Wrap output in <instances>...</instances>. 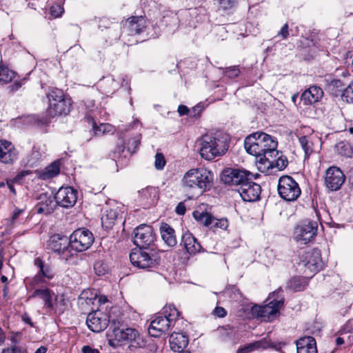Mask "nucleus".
<instances>
[{"label": "nucleus", "instance_id": "obj_63", "mask_svg": "<svg viewBox=\"0 0 353 353\" xmlns=\"http://www.w3.org/2000/svg\"><path fill=\"white\" fill-rule=\"evenodd\" d=\"M21 319L23 321H24L26 323L30 325L31 327H34V323L32 321L31 318L28 316V314L25 313L21 315Z\"/></svg>", "mask_w": 353, "mask_h": 353}, {"label": "nucleus", "instance_id": "obj_19", "mask_svg": "<svg viewBox=\"0 0 353 353\" xmlns=\"http://www.w3.org/2000/svg\"><path fill=\"white\" fill-rule=\"evenodd\" d=\"M48 249L59 254L69 252L70 248V238L66 236L56 234L52 235L47 244Z\"/></svg>", "mask_w": 353, "mask_h": 353}, {"label": "nucleus", "instance_id": "obj_12", "mask_svg": "<svg viewBox=\"0 0 353 353\" xmlns=\"http://www.w3.org/2000/svg\"><path fill=\"white\" fill-rule=\"evenodd\" d=\"M92 233L85 228H79L70 236V248L77 252L88 250L94 242Z\"/></svg>", "mask_w": 353, "mask_h": 353}, {"label": "nucleus", "instance_id": "obj_18", "mask_svg": "<svg viewBox=\"0 0 353 353\" xmlns=\"http://www.w3.org/2000/svg\"><path fill=\"white\" fill-rule=\"evenodd\" d=\"M77 192L71 187L61 188L54 196L58 205L63 208L72 207L77 202Z\"/></svg>", "mask_w": 353, "mask_h": 353}, {"label": "nucleus", "instance_id": "obj_24", "mask_svg": "<svg viewBox=\"0 0 353 353\" xmlns=\"http://www.w3.org/2000/svg\"><path fill=\"white\" fill-rule=\"evenodd\" d=\"M169 342L172 351L181 352L188 344V338L183 333L173 332L170 336Z\"/></svg>", "mask_w": 353, "mask_h": 353}, {"label": "nucleus", "instance_id": "obj_27", "mask_svg": "<svg viewBox=\"0 0 353 353\" xmlns=\"http://www.w3.org/2000/svg\"><path fill=\"white\" fill-rule=\"evenodd\" d=\"M325 89L333 97H341L344 90L345 83L341 79L327 77L325 79Z\"/></svg>", "mask_w": 353, "mask_h": 353}, {"label": "nucleus", "instance_id": "obj_50", "mask_svg": "<svg viewBox=\"0 0 353 353\" xmlns=\"http://www.w3.org/2000/svg\"><path fill=\"white\" fill-rule=\"evenodd\" d=\"M40 154L38 151H32L31 155L28 159L27 164L31 167H33L39 159Z\"/></svg>", "mask_w": 353, "mask_h": 353}, {"label": "nucleus", "instance_id": "obj_21", "mask_svg": "<svg viewBox=\"0 0 353 353\" xmlns=\"http://www.w3.org/2000/svg\"><path fill=\"white\" fill-rule=\"evenodd\" d=\"M297 353H318L316 342L312 336L301 337L296 341Z\"/></svg>", "mask_w": 353, "mask_h": 353}, {"label": "nucleus", "instance_id": "obj_31", "mask_svg": "<svg viewBox=\"0 0 353 353\" xmlns=\"http://www.w3.org/2000/svg\"><path fill=\"white\" fill-rule=\"evenodd\" d=\"M119 216L117 209L107 210L101 217V225L105 229H110L115 224Z\"/></svg>", "mask_w": 353, "mask_h": 353}, {"label": "nucleus", "instance_id": "obj_4", "mask_svg": "<svg viewBox=\"0 0 353 353\" xmlns=\"http://www.w3.org/2000/svg\"><path fill=\"white\" fill-rule=\"evenodd\" d=\"M277 141L270 135L263 132H256L248 136L244 141L246 151L256 157H261L268 150L276 149Z\"/></svg>", "mask_w": 353, "mask_h": 353}, {"label": "nucleus", "instance_id": "obj_54", "mask_svg": "<svg viewBox=\"0 0 353 353\" xmlns=\"http://www.w3.org/2000/svg\"><path fill=\"white\" fill-rule=\"evenodd\" d=\"M1 353H23V351L21 347L12 345L10 347L3 349Z\"/></svg>", "mask_w": 353, "mask_h": 353}, {"label": "nucleus", "instance_id": "obj_2", "mask_svg": "<svg viewBox=\"0 0 353 353\" xmlns=\"http://www.w3.org/2000/svg\"><path fill=\"white\" fill-rule=\"evenodd\" d=\"M199 142V153L202 158L208 161L224 154L229 148L227 138L221 137L220 134H205Z\"/></svg>", "mask_w": 353, "mask_h": 353}, {"label": "nucleus", "instance_id": "obj_55", "mask_svg": "<svg viewBox=\"0 0 353 353\" xmlns=\"http://www.w3.org/2000/svg\"><path fill=\"white\" fill-rule=\"evenodd\" d=\"M51 14L54 17H59L63 12V8L60 6H53L51 7Z\"/></svg>", "mask_w": 353, "mask_h": 353}, {"label": "nucleus", "instance_id": "obj_42", "mask_svg": "<svg viewBox=\"0 0 353 353\" xmlns=\"http://www.w3.org/2000/svg\"><path fill=\"white\" fill-rule=\"evenodd\" d=\"M228 227V221L225 218L218 219L213 216V223L210 229L215 231L217 228L225 230Z\"/></svg>", "mask_w": 353, "mask_h": 353}, {"label": "nucleus", "instance_id": "obj_46", "mask_svg": "<svg viewBox=\"0 0 353 353\" xmlns=\"http://www.w3.org/2000/svg\"><path fill=\"white\" fill-rule=\"evenodd\" d=\"M124 150L125 145L123 143L117 144L116 149L110 154V157L112 159L116 160L117 159H119L121 157V154L124 152Z\"/></svg>", "mask_w": 353, "mask_h": 353}, {"label": "nucleus", "instance_id": "obj_14", "mask_svg": "<svg viewBox=\"0 0 353 353\" xmlns=\"http://www.w3.org/2000/svg\"><path fill=\"white\" fill-rule=\"evenodd\" d=\"M110 321L108 314L99 310H92L86 319V324L93 332L103 331L108 326Z\"/></svg>", "mask_w": 353, "mask_h": 353}, {"label": "nucleus", "instance_id": "obj_10", "mask_svg": "<svg viewBox=\"0 0 353 353\" xmlns=\"http://www.w3.org/2000/svg\"><path fill=\"white\" fill-rule=\"evenodd\" d=\"M145 249L139 248L130 254L132 264L141 269H149L159 264L160 258L154 253L146 252Z\"/></svg>", "mask_w": 353, "mask_h": 353}, {"label": "nucleus", "instance_id": "obj_20", "mask_svg": "<svg viewBox=\"0 0 353 353\" xmlns=\"http://www.w3.org/2000/svg\"><path fill=\"white\" fill-rule=\"evenodd\" d=\"M18 152L11 142L6 140L0 141V162L12 164L17 160Z\"/></svg>", "mask_w": 353, "mask_h": 353}, {"label": "nucleus", "instance_id": "obj_29", "mask_svg": "<svg viewBox=\"0 0 353 353\" xmlns=\"http://www.w3.org/2000/svg\"><path fill=\"white\" fill-rule=\"evenodd\" d=\"M254 343L256 350L270 348L275 350L276 351H281L283 346L285 345L283 342L272 341L269 336H266L259 341H254Z\"/></svg>", "mask_w": 353, "mask_h": 353}, {"label": "nucleus", "instance_id": "obj_22", "mask_svg": "<svg viewBox=\"0 0 353 353\" xmlns=\"http://www.w3.org/2000/svg\"><path fill=\"white\" fill-rule=\"evenodd\" d=\"M139 193L140 200L145 207L154 205L159 199V190L154 187L148 186Z\"/></svg>", "mask_w": 353, "mask_h": 353}, {"label": "nucleus", "instance_id": "obj_37", "mask_svg": "<svg viewBox=\"0 0 353 353\" xmlns=\"http://www.w3.org/2000/svg\"><path fill=\"white\" fill-rule=\"evenodd\" d=\"M90 292H83L81 296L79 298V301L81 305L85 303L89 305L90 303H93V301H97L100 305L105 304L108 302V299L105 296H97V294H94V297H89L88 293Z\"/></svg>", "mask_w": 353, "mask_h": 353}, {"label": "nucleus", "instance_id": "obj_39", "mask_svg": "<svg viewBox=\"0 0 353 353\" xmlns=\"http://www.w3.org/2000/svg\"><path fill=\"white\" fill-rule=\"evenodd\" d=\"M337 152L345 157H351L353 154V149L351 145L347 141H341L336 145Z\"/></svg>", "mask_w": 353, "mask_h": 353}, {"label": "nucleus", "instance_id": "obj_3", "mask_svg": "<svg viewBox=\"0 0 353 353\" xmlns=\"http://www.w3.org/2000/svg\"><path fill=\"white\" fill-rule=\"evenodd\" d=\"M181 183L186 190L198 189L201 192H206L213 185V174L205 168L191 169L185 172Z\"/></svg>", "mask_w": 353, "mask_h": 353}, {"label": "nucleus", "instance_id": "obj_7", "mask_svg": "<svg viewBox=\"0 0 353 353\" xmlns=\"http://www.w3.org/2000/svg\"><path fill=\"white\" fill-rule=\"evenodd\" d=\"M110 330H112V334L110 336L118 343L130 342L131 346L134 347H141L144 345L143 339L134 328L125 327L119 321L112 320Z\"/></svg>", "mask_w": 353, "mask_h": 353}, {"label": "nucleus", "instance_id": "obj_51", "mask_svg": "<svg viewBox=\"0 0 353 353\" xmlns=\"http://www.w3.org/2000/svg\"><path fill=\"white\" fill-rule=\"evenodd\" d=\"M139 141L134 139H131L128 140V151L131 154L136 152V151L137 150V149L139 148Z\"/></svg>", "mask_w": 353, "mask_h": 353}, {"label": "nucleus", "instance_id": "obj_33", "mask_svg": "<svg viewBox=\"0 0 353 353\" xmlns=\"http://www.w3.org/2000/svg\"><path fill=\"white\" fill-rule=\"evenodd\" d=\"M314 138L312 136L303 135L299 138V142L304 151V159H308L314 152Z\"/></svg>", "mask_w": 353, "mask_h": 353}, {"label": "nucleus", "instance_id": "obj_5", "mask_svg": "<svg viewBox=\"0 0 353 353\" xmlns=\"http://www.w3.org/2000/svg\"><path fill=\"white\" fill-rule=\"evenodd\" d=\"M179 314V312L173 305L164 306L161 314L151 321L148 328L149 334L153 337H159L170 327L174 326Z\"/></svg>", "mask_w": 353, "mask_h": 353}, {"label": "nucleus", "instance_id": "obj_62", "mask_svg": "<svg viewBox=\"0 0 353 353\" xmlns=\"http://www.w3.org/2000/svg\"><path fill=\"white\" fill-rule=\"evenodd\" d=\"M178 113L180 116H183V115H186L188 114V112H189V109L188 108L187 106L184 105H180L179 107H178Z\"/></svg>", "mask_w": 353, "mask_h": 353}, {"label": "nucleus", "instance_id": "obj_61", "mask_svg": "<svg viewBox=\"0 0 353 353\" xmlns=\"http://www.w3.org/2000/svg\"><path fill=\"white\" fill-rule=\"evenodd\" d=\"M82 353H100L97 349L92 348L89 345H84L81 349Z\"/></svg>", "mask_w": 353, "mask_h": 353}, {"label": "nucleus", "instance_id": "obj_58", "mask_svg": "<svg viewBox=\"0 0 353 353\" xmlns=\"http://www.w3.org/2000/svg\"><path fill=\"white\" fill-rule=\"evenodd\" d=\"M65 304V300L64 299H61L60 301L58 300V298L56 297L55 302L54 303V308L55 310H59L60 312H63V308L62 306H63Z\"/></svg>", "mask_w": 353, "mask_h": 353}, {"label": "nucleus", "instance_id": "obj_28", "mask_svg": "<svg viewBox=\"0 0 353 353\" xmlns=\"http://www.w3.org/2000/svg\"><path fill=\"white\" fill-rule=\"evenodd\" d=\"M159 230L162 239L168 247L171 248L176 245L175 231L169 224L162 223Z\"/></svg>", "mask_w": 353, "mask_h": 353}, {"label": "nucleus", "instance_id": "obj_45", "mask_svg": "<svg viewBox=\"0 0 353 353\" xmlns=\"http://www.w3.org/2000/svg\"><path fill=\"white\" fill-rule=\"evenodd\" d=\"M165 165V159L162 153H157L155 155L154 166L157 170L163 169Z\"/></svg>", "mask_w": 353, "mask_h": 353}, {"label": "nucleus", "instance_id": "obj_57", "mask_svg": "<svg viewBox=\"0 0 353 353\" xmlns=\"http://www.w3.org/2000/svg\"><path fill=\"white\" fill-rule=\"evenodd\" d=\"M345 329L350 333L352 334H350L347 337V341L350 344L353 343V326H352V323L350 321L347 322L345 325Z\"/></svg>", "mask_w": 353, "mask_h": 353}, {"label": "nucleus", "instance_id": "obj_32", "mask_svg": "<svg viewBox=\"0 0 353 353\" xmlns=\"http://www.w3.org/2000/svg\"><path fill=\"white\" fill-rule=\"evenodd\" d=\"M126 25L132 34H140L145 28L143 17H132L126 21Z\"/></svg>", "mask_w": 353, "mask_h": 353}, {"label": "nucleus", "instance_id": "obj_59", "mask_svg": "<svg viewBox=\"0 0 353 353\" xmlns=\"http://www.w3.org/2000/svg\"><path fill=\"white\" fill-rule=\"evenodd\" d=\"M175 212L179 215H183L186 212V208L183 202H180L176 207Z\"/></svg>", "mask_w": 353, "mask_h": 353}, {"label": "nucleus", "instance_id": "obj_48", "mask_svg": "<svg viewBox=\"0 0 353 353\" xmlns=\"http://www.w3.org/2000/svg\"><path fill=\"white\" fill-rule=\"evenodd\" d=\"M46 277L43 276L40 272H38L33 278L32 281V285L33 287L40 286L43 283H46Z\"/></svg>", "mask_w": 353, "mask_h": 353}, {"label": "nucleus", "instance_id": "obj_1", "mask_svg": "<svg viewBox=\"0 0 353 353\" xmlns=\"http://www.w3.org/2000/svg\"><path fill=\"white\" fill-rule=\"evenodd\" d=\"M283 290L279 288L276 290L270 293L265 301V305L254 304L250 308L252 316L254 318H260L265 321H272L283 305L284 297L281 294Z\"/></svg>", "mask_w": 353, "mask_h": 353}, {"label": "nucleus", "instance_id": "obj_23", "mask_svg": "<svg viewBox=\"0 0 353 353\" xmlns=\"http://www.w3.org/2000/svg\"><path fill=\"white\" fill-rule=\"evenodd\" d=\"M281 152L276 149L268 150L256 160L259 169H270Z\"/></svg>", "mask_w": 353, "mask_h": 353}, {"label": "nucleus", "instance_id": "obj_43", "mask_svg": "<svg viewBox=\"0 0 353 353\" xmlns=\"http://www.w3.org/2000/svg\"><path fill=\"white\" fill-rule=\"evenodd\" d=\"M52 203V201L49 199L48 201H46V203H39L37 205V212L38 214H42L44 213L46 214H50L53 211V208L50 206V204Z\"/></svg>", "mask_w": 353, "mask_h": 353}, {"label": "nucleus", "instance_id": "obj_6", "mask_svg": "<svg viewBox=\"0 0 353 353\" xmlns=\"http://www.w3.org/2000/svg\"><path fill=\"white\" fill-rule=\"evenodd\" d=\"M49 106L47 109L46 120L50 121L57 116L67 115L72 108L71 99L65 96L63 90L53 88L47 94Z\"/></svg>", "mask_w": 353, "mask_h": 353}, {"label": "nucleus", "instance_id": "obj_44", "mask_svg": "<svg viewBox=\"0 0 353 353\" xmlns=\"http://www.w3.org/2000/svg\"><path fill=\"white\" fill-rule=\"evenodd\" d=\"M288 164V161L287 158L283 156L281 153L277 159L274 161V163L272 165V168H276L279 170H283L287 167Z\"/></svg>", "mask_w": 353, "mask_h": 353}, {"label": "nucleus", "instance_id": "obj_13", "mask_svg": "<svg viewBox=\"0 0 353 353\" xmlns=\"http://www.w3.org/2000/svg\"><path fill=\"white\" fill-rule=\"evenodd\" d=\"M154 240L155 234L150 225L142 224L134 230V243L139 248L148 249Z\"/></svg>", "mask_w": 353, "mask_h": 353}, {"label": "nucleus", "instance_id": "obj_36", "mask_svg": "<svg viewBox=\"0 0 353 353\" xmlns=\"http://www.w3.org/2000/svg\"><path fill=\"white\" fill-rule=\"evenodd\" d=\"M193 217L200 224L210 228L213 223V215L208 212H200L196 210L193 212Z\"/></svg>", "mask_w": 353, "mask_h": 353}, {"label": "nucleus", "instance_id": "obj_41", "mask_svg": "<svg viewBox=\"0 0 353 353\" xmlns=\"http://www.w3.org/2000/svg\"><path fill=\"white\" fill-rule=\"evenodd\" d=\"M341 99L346 103H353V82H351L341 94Z\"/></svg>", "mask_w": 353, "mask_h": 353}, {"label": "nucleus", "instance_id": "obj_11", "mask_svg": "<svg viewBox=\"0 0 353 353\" xmlns=\"http://www.w3.org/2000/svg\"><path fill=\"white\" fill-rule=\"evenodd\" d=\"M252 174L247 170L234 168H226L221 174V181L229 186H242L251 180Z\"/></svg>", "mask_w": 353, "mask_h": 353}, {"label": "nucleus", "instance_id": "obj_64", "mask_svg": "<svg viewBox=\"0 0 353 353\" xmlns=\"http://www.w3.org/2000/svg\"><path fill=\"white\" fill-rule=\"evenodd\" d=\"M346 62L353 66V51H350L347 53Z\"/></svg>", "mask_w": 353, "mask_h": 353}, {"label": "nucleus", "instance_id": "obj_38", "mask_svg": "<svg viewBox=\"0 0 353 353\" xmlns=\"http://www.w3.org/2000/svg\"><path fill=\"white\" fill-rule=\"evenodd\" d=\"M34 263L39 268V272H40L47 279H52L54 276V273L52 268L48 265H46L41 258H36Z\"/></svg>", "mask_w": 353, "mask_h": 353}, {"label": "nucleus", "instance_id": "obj_47", "mask_svg": "<svg viewBox=\"0 0 353 353\" xmlns=\"http://www.w3.org/2000/svg\"><path fill=\"white\" fill-rule=\"evenodd\" d=\"M224 72L226 76L232 79L238 77L240 73V70L237 66H231L226 68Z\"/></svg>", "mask_w": 353, "mask_h": 353}, {"label": "nucleus", "instance_id": "obj_35", "mask_svg": "<svg viewBox=\"0 0 353 353\" xmlns=\"http://www.w3.org/2000/svg\"><path fill=\"white\" fill-rule=\"evenodd\" d=\"M59 172V163L58 162H53L40 172L39 177L43 180L52 179L56 176Z\"/></svg>", "mask_w": 353, "mask_h": 353}, {"label": "nucleus", "instance_id": "obj_60", "mask_svg": "<svg viewBox=\"0 0 353 353\" xmlns=\"http://www.w3.org/2000/svg\"><path fill=\"white\" fill-rule=\"evenodd\" d=\"M289 35L288 25L285 23L278 33V36H281L283 39L288 38Z\"/></svg>", "mask_w": 353, "mask_h": 353}, {"label": "nucleus", "instance_id": "obj_56", "mask_svg": "<svg viewBox=\"0 0 353 353\" xmlns=\"http://www.w3.org/2000/svg\"><path fill=\"white\" fill-rule=\"evenodd\" d=\"M213 314L219 318H223L227 315V311L223 307L216 306L213 310Z\"/></svg>", "mask_w": 353, "mask_h": 353}, {"label": "nucleus", "instance_id": "obj_30", "mask_svg": "<svg viewBox=\"0 0 353 353\" xmlns=\"http://www.w3.org/2000/svg\"><path fill=\"white\" fill-rule=\"evenodd\" d=\"M53 295V292L48 288L36 289L30 298L39 296L43 300L45 307L52 309L54 308Z\"/></svg>", "mask_w": 353, "mask_h": 353}, {"label": "nucleus", "instance_id": "obj_16", "mask_svg": "<svg viewBox=\"0 0 353 353\" xmlns=\"http://www.w3.org/2000/svg\"><path fill=\"white\" fill-rule=\"evenodd\" d=\"M318 225L315 221H308L301 223L295 228L296 240L309 243L316 235Z\"/></svg>", "mask_w": 353, "mask_h": 353}, {"label": "nucleus", "instance_id": "obj_40", "mask_svg": "<svg viewBox=\"0 0 353 353\" xmlns=\"http://www.w3.org/2000/svg\"><path fill=\"white\" fill-rule=\"evenodd\" d=\"M15 77L14 71L9 70L6 67H0V82L8 83L10 82Z\"/></svg>", "mask_w": 353, "mask_h": 353}, {"label": "nucleus", "instance_id": "obj_15", "mask_svg": "<svg viewBox=\"0 0 353 353\" xmlns=\"http://www.w3.org/2000/svg\"><path fill=\"white\" fill-rule=\"evenodd\" d=\"M345 180V176L340 168L332 166L326 170L325 184L330 190H339L344 183Z\"/></svg>", "mask_w": 353, "mask_h": 353}, {"label": "nucleus", "instance_id": "obj_49", "mask_svg": "<svg viewBox=\"0 0 353 353\" xmlns=\"http://www.w3.org/2000/svg\"><path fill=\"white\" fill-rule=\"evenodd\" d=\"M94 270L97 275H103L106 272V267L101 261H97L94 264Z\"/></svg>", "mask_w": 353, "mask_h": 353}, {"label": "nucleus", "instance_id": "obj_26", "mask_svg": "<svg viewBox=\"0 0 353 353\" xmlns=\"http://www.w3.org/2000/svg\"><path fill=\"white\" fill-rule=\"evenodd\" d=\"M182 243L190 254H194L200 252L201 249V244L197 239L190 232H185L182 236Z\"/></svg>", "mask_w": 353, "mask_h": 353}, {"label": "nucleus", "instance_id": "obj_9", "mask_svg": "<svg viewBox=\"0 0 353 353\" xmlns=\"http://www.w3.org/2000/svg\"><path fill=\"white\" fill-rule=\"evenodd\" d=\"M277 190L280 197L288 202L296 201L301 194L299 183L288 175H283L279 178Z\"/></svg>", "mask_w": 353, "mask_h": 353}, {"label": "nucleus", "instance_id": "obj_53", "mask_svg": "<svg viewBox=\"0 0 353 353\" xmlns=\"http://www.w3.org/2000/svg\"><path fill=\"white\" fill-rule=\"evenodd\" d=\"M256 350L254 342L246 344L243 347L239 349V353H249L252 351Z\"/></svg>", "mask_w": 353, "mask_h": 353}, {"label": "nucleus", "instance_id": "obj_17", "mask_svg": "<svg viewBox=\"0 0 353 353\" xmlns=\"http://www.w3.org/2000/svg\"><path fill=\"white\" fill-rule=\"evenodd\" d=\"M236 190L244 201L254 202L259 199L261 188L259 184L249 180Z\"/></svg>", "mask_w": 353, "mask_h": 353}, {"label": "nucleus", "instance_id": "obj_34", "mask_svg": "<svg viewBox=\"0 0 353 353\" xmlns=\"http://www.w3.org/2000/svg\"><path fill=\"white\" fill-rule=\"evenodd\" d=\"M308 281L305 277L294 276L287 283L286 288L294 292L303 291L307 285Z\"/></svg>", "mask_w": 353, "mask_h": 353}, {"label": "nucleus", "instance_id": "obj_52", "mask_svg": "<svg viewBox=\"0 0 353 353\" xmlns=\"http://www.w3.org/2000/svg\"><path fill=\"white\" fill-rule=\"evenodd\" d=\"M236 3V0H220V8L223 10H229L232 8Z\"/></svg>", "mask_w": 353, "mask_h": 353}, {"label": "nucleus", "instance_id": "obj_8", "mask_svg": "<svg viewBox=\"0 0 353 353\" xmlns=\"http://www.w3.org/2000/svg\"><path fill=\"white\" fill-rule=\"evenodd\" d=\"M299 265L304 268L307 277L312 278L323 267L321 251L317 248L303 250L299 254Z\"/></svg>", "mask_w": 353, "mask_h": 353}, {"label": "nucleus", "instance_id": "obj_25", "mask_svg": "<svg viewBox=\"0 0 353 353\" xmlns=\"http://www.w3.org/2000/svg\"><path fill=\"white\" fill-rule=\"evenodd\" d=\"M323 95V92L318 86H311L301 96V99L305 104H313L319 101Z\"/></svg>", "mask_w": 353, "mask_h": 353}]
</instances>
